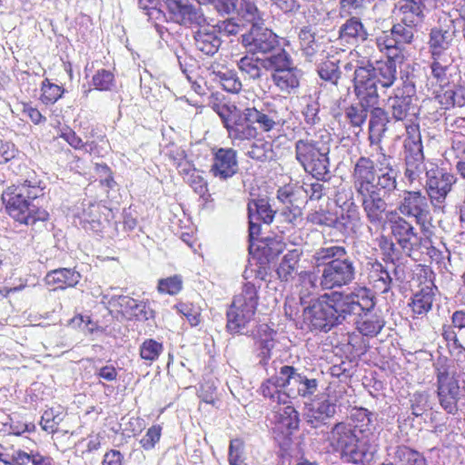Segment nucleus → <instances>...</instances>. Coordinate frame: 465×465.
Instances as JSON below:
<instances>
[{
	"instance_id": "52",
	"label": "nucleus",
	"mask_w": 465,
	"mask_h": 465,
	"mask_svg": "<svg viewBox=\"0 0 465 465\" xmlns=\"http://www.w3.org/2000/svg\"><path fill=\"white\" fill-rule=\"evenodd\" d=\"M338 63L339 61L337 59H327L322 62L317 69L321 79L331 84H336L341 74Z\"/></svg>"
},
{
	"instance_id": "13",
	"label": "nucleus",
	"mask_w": 465,
	"mask_h": 465,
	"mask_svg": "<svg viewBox=\"0 0 465 465\" xmlns=\"http://www.w3.org/2000/svg\"><path fill=\"white\" fill-rule=\"evenodd\" d=\"M279 373L290 397L310 399L318 390V381L298 368L283 364L279 366Z\"/></svg>"
},
{
	"instance_id": "60",
	"label": "nucleus",
	"mask_w": 465,
	"mask_h": 465,
	"mask_svg": "<svg viewBox=\"0 0 465 465\" xmlns=\"http://www.w3.org/2000/svg\"><path fill=\"white\" fill-rule=\"evenodd\" d=\"M316 181L304 182L302 185V189L308 198L312 201H318L326 194L329 188L326 186L325 182H319L320 179L316 178Z\"/></svg>"
},
{
	"instance_id": "34",
	"label": "nucleus",
	"mask_w": 465,
	"mask_h": 465,
	"mask_svg": "<svg viewBox=\"0 0 465 465\" xmlns=\"http://www.w3.org/2000/svg\"><path fill=\"white\" fill-rule=\"evenodd\" d=\"M358 317L356 321L357 330L364 336L375 337L384 326V321L381 317L371 312H362V314H355Z\"/></svg>"
},
{
	"instance_id": "61",
	"label": "nucleus",
	"mask_w": 465,
	"mask_h": 465,
	"mask_svg": "<svg viewBox=\"0 0 465 465\" xmlns=\"http://www.w3.org/2000/svg\"><path fill=\"white\" fill-rule=\"evenodd\" d=\"M183 287V280L180 275H173L158 282V291L170 295L177 294Z\"/></svg>"
},
{
	"instance_id": "54",
	"label": "nucleus",
	"mask_w": 465,
	"mask_h": 465,
	"mask_svg": "<svg viewBox=\"0 0 465 465\" xmlns=\"http://www.w3.org/2000/svg\"><path fill=\"white\" fill-rule=\"evenodd\" d=\"M371 106L362 104L360 101L359 104L351 105L345 110V118L354 127H361L366 121L368 116V109Z\"/></svg>"
},
{
	"instance_id": "23",
	"label": "nucleus",
	"mask_w": 465,
	"mask_h": 465,
	"mask_svg": "<svg viewBox=\"0 0 465 465\" xmlns=\"http://www.w3.org/2000/svg\"><path fill=\"white\" fill-rule=\"evenodd\" d=\"M238 171L237 153L232 148L213 149L210 173L220 180L232 177Z\"/></svg>"
},
{
	"instance_id": "16",
	"label": "nucleus",
	"mask_w": 465,
	"mask_h": 465,
	"mask_svg": "<svg viewBox=\"0 0 465 465\" xmlns=\"http://www.w3.org/2000/svg\"><path fill=\"white\" fill-rule=\"evenodd\" d=\"M337 298L341 312L347 318L350 315L362 314V312H371L375 302L371 291L366 287H355L350 293L333 292Z\"/></svg>"
},
{
	"instance_id": "41",
	"label": "nucleus",
	"mask_w": 465,
	"mask_h": 465,
	"mask_svg": "<svg viewBox=\"0 0 465 465\" xmlns=\"http://www.w3.org/2000/svg\"><path fill=\"white\" fill-rule=\"evenodd\" d=\"M347 256V250L343 246L330 245L317 249L312 254V261L315 267H326L331 261Z\"/></svg>"
},
{
	"instance_id": "46",
	"label": "nucleus",
	"mask_w": 465,
	"mask_h": 465,
	"mask_svg": "<svg viewBox=\"0 0 465 465\" xmlns=\"http://www.w3.org/2000/svg\"><path fill=\"white\" fill-rule=\"evenodd\" d=\"M376 45L379 50L384 53L388 59L396 60L401 56L402 48L398 45L395 37L388 32H384L381 35L376 38Z\"/></svg>"
},
{
	"instance_id": "18",
	"label": "nucleus",
	"mask_w": 465,
	"mask_h": 465,
	"mask_svg": "<svg viewBox=\"0 0 465 465\" xmlns=\"http://www.w3.org/2000/svg\"><path fill=\"white\" fill-rule=\"evenodd\" d=\"M242 44L252 54H267L275 50L279 45V40L272 30L252 25L247 33L242 35Z\"/></svg>"
},
{
	"instance_id": "57",
	"label": "nucleus",
	"mask_w": 465,
	"mask_h": 465,
	"mask_svg": "<svg viewBox=\"0 0 465 465\" xmlns=\"http://www.w3.org/2000/svg\"><path fill=\"white\" fill-rule=\"evenodd\" d=\"M92 84L99 91H111L114 86V76L108 70H98L93 76Z\"/></svg>"
},
{
	"instance_id": "64",
	"label": "nucleus",
	"mask_w": 465,
	"mask_h": 465,
	"mask_svg": "<svg viewBox=\"0 0 465 465\" xmlns=\"http://www.w3.org/2000/svg\"><path fill=\"white\" fill-rule=\"evenodd\" d=\"M429 394L426 391H416L411 399L412 414L421 416L429 409Z\"/></svg>"
},
{
	"instance_id": "24",
	"label": "nucleus",
	"mask_w": 465,
	"mask_h": 465,
	"mask_svg": "<svg viewBox=\"0 0 465 465\" xmlns=\"http://www.w3.org/2000/svg\"><path fill=\"white\" fill-rule=\"evenodd\" d=\"M391 232L402 251L411 255L412 251L418 250L422 238L414 232V227L404 218L398 217L391 222Z\"/></svg>"
},
{
	"instance_id": "43",
	"label": "nucleus",
	"mask_w": 465,
	"mask_h": 465,
	"mask_svg": "<svg viewBox=\"0 0 465 465\" xmlns=\"http://www.w3.org/2000/svg\"><path fill=\"white\" fill-rule=\"evenodd\" d=\"M262 65L265 70L272 73H279L294 65L291 54L283 48L277 53L262 59Z\"/></svg>"
},
{
	"instance_id": "33",
	"label": "nucleus",
	"mask_w": 465,
	"mask_h": 465,
	"mask_svg": "<svg viewBox=\"0 0 465 465\" xmlns=\"http://www.w3.org/2000/svg\"><path fill=\"white\" fill-rule=\"evenodd\" d=\"M81 279L78 272L61 268L48 272L45 278L47 285L54 286V289H65L75 286Z\"/></svg>"
},
{
	"instance_id": "30",
	"label": "nucleus",
	"mask_w": 465,
	"mask_h": 465,
	"mask_svg": "<svg viewBox=\"0 0 465 465\" xmlns=\"http://www.w3.org/2000/svg\"><path fill=\"white\" fill-rule=\"evenodd\" d=\"M367 65L373 70L371 72L378 84L383 88L393 85L397 74L395 60L376 61L374 64L368 63Z\"/></svg>"
},
{
	"instance_id": "10",
	"label": "nucleus",
	"mask_w": 465,
	"mask_h": 465,
	"mask_svg": "<svg viewBox=\"0 0 465 465\" xmlns=\"http://www.w3.org/2000/svg\"><path fill=\"white\" fill-rule=\"evenodd\" d=\"M215 111L221 117L233 144L256 138L258 132L246 108L242 109L235 104H223L216 105Z\"/></svg>"
},
{
	"instance_id": "4",
	"label": "nucleus",
	"mask_w": 465,
	"mask_h": 465,
	"mask_svg": "<svg viewBox=\"0 0 465 465\" xmlns=\"http://www.w3.org/2000/svg\"><path fill=\"white\" fill-rule=\"evenodd\" d=\"M329 440L342 459L354 464L371 462L379 447L377 441L353 434L345 421L338 422L331 428Z\"/></svg>"
},
{
	"instance_id": "25",
	"label": "nucleus",
	"mask_w": 465,
	"mask_h": 465,
	"mask_svg": "<svg viewBox=\"0 0 465 465\" xmlns=\"http://www.w3.org/2000/svg\"><path fill=\"white\" fill-rule=\"evenodd\" d=\"M256 132L268 133L281 124V118L276 109L269 104H257L245 107Z\"/></svg>"
},
{
	"instance_id": "59",
	"label": "nucleus",
	"mask_w": 465,
	"mask_h": 465,
	"mask_svg": "<svg viewBox=\"0 0 465 465\" xmlns=\"http://www.w3.org/2000/svg\"><path fill=\"white\" fill-rule=\"evenodd\" d=\"M228 461L230 465H245L244 443L240 439L230 441Z\"/></svg>"
},
{
	"instance_id": "7",
	"label": "nucleus",
	"mask_w": 465,
	"mask_h": 465,
	"mask_svg": "<svg viewBox=\"0 0 465 465\" xmlns=\"http://www.w3.org/2000/svg\"><path fill=\"white\" fill-rule=\"evenodd\" d=\"M258 291L253 283L246 282L232 300L227 311V329L233 333L247 334L254 321L258 305Z\"/></svg>"
},
{
	"instance_id": "51",
	"label": "nucleus",
	"mask_w": 465,
	"mask_h": 465,
	"mask_svg": "<svg viewBox=\"0 0 465 465\" xmlns=\"http://www.w3.org/2000/svg\"><path fill=\"white\" fill-rule=\"evenodd\" d=\"M417 26L418 25H411L408 23H404L401 20L400 23L394 25L391 27V32L397 40L398 45L403 49L405 45L411 44L413 40L414 32L416 31Z\"/></svg>"
},
{
	"instance_id": "31",
	"label": "nucleus",
	"mask_w": 465,
	"mask_h": 465,
	"mask_svg": "<svg viewBox=\"0 0 465 465\" xmlns=\"http://www.w3.org/2000/svg\"><path fill=\"white\" fill-rule=\"evenodd\" d=\"M194 35L196 48L207 55H213L219 50L222 41L214 28L201 26Z\"/></svg>"
},
{
	"instance_id": "8",
	"label": "nucleus",
	"mask_w": 465,
	"mask_h": 465,
	"mask_svg": "<svg viewBox=\"0 0 465 465\" xmlns=\"http://www.w3.org/2000/svg\"><path fill=\"white\" fill-rule=\"evenodd\" d=\"M434 368L440 404L448 413L455 414L462 396L460 375L457 373L455 364L447 358H439Z\"/></svg>"
},
{
	"instance_id": "9",
	"label": "nucleus",
	"mask_w": 465,
	"mask_h": 465,
	"mask_svg": "<svg viewBox=\"0 0 465 465\" xmlns=\"http://www.w3.org/2000/svg\"><path fill=\"white\" fill-rule=\"evenodd\" d=\"M333 292L325 293L303 310V322L311 329L329 331L334 326L346 320Z\"/></svg>"
},
{
	"instance_id": "63",
	"label": "nucleus",
	"mask_w": 465,
	"mask_h": 465,
	"mask_svg": "<svg viewBox=\"0 0 465 465\" xmlns=\"http://www.w3.org/2000/svg\"><path fill=\"white\" fill-rule=\"evenodd\" d=\"M41 91V100L46 104L55 103L63 94L59 85L49 83L47 79L43 82Z\"/></svg>"
},
{
	"instance_id": "55",
	"label": "nucleus",
	"mask_w": 465,
	"mask_h": 465,
	"mask_svg": "<svg viewBox=\"0 0 465 465\" xmlns=\"http://www.w3.org/2000/svg\"><path fill=\"white\" fill-rule=\"evenodd\" d=\"M441 335L445 340L447 347L451 354L459 355L460 353L465 352V346L458 337V333L456 332L455 328L452 326L444 325L442 327Z\"/></svg>"
},
{
	"instance_id": "22",
	"label": "nucleus",
	"mask_w": 465,
	"mask_h": 465,
	"mask_svg": "<svg viewBox=\"0 0 465 465\" xmlns=\"http://www.w3.org/2000/svg\"><path fill=\"white\" fill-rule=\"evenodd\" d=\"M376 415L365 408L353 410L351 414V422H346L351 432L359 437L379 440Z\"/></svg>"
},
{
	"instance_id": "49",
	"label": "nucleus",
	"mask_w": 465,
	"mask_h": 465,
	"mask_svg": "<svg viewBox=\"0 0 465 465\" xmlns=\"http://www.w3.org/2000/svg\"><path fill=\"white\" fill-rule=\"evenodd\" d=\"M64 418V412L62 407H52L44 411L40 424L44 430L54 433Z\"/></svg>"
},
{
	"instance_id": "11",
	"label": "nucleus",
	"mask_w": 465,
	"mask_h": 465,
	"mask_svg": "<svg viewBox=\"0 0 465 465\" xmlns=\"http://www.w3.org/2000/svg\"><path fill=\"white\" fill-rule=\"evenodd\" d=\"M408 134L404 140V178L410 185L420 182L425 172L423 146L418 125H408Z\"/></svg>"
},
{
	"instance_id": "1",
	"label": "nucleus",
	"mask_w": 465,
	"mask_h": 465,
	"mask_svg": "<svg viewBox=\"0 0 465 465\" xmlns=\"http://www.w3.org/2000/svg\"><path fill=\"white\" fill-rule=\"evenodd\" d=\"M388 122L385 110L380 107L371 110L369 141L377 145V158L374 161L369 156L359 157L351 173L353 187L361 198L366 218L374 225L383 222L388 207L383 197L391 195L398 187V171L391 164L392 157L380 145Z\"/></svg>"
},
{
	"instance_id": "21",
	"label": "nucleus",
	"mask_w": 465,
	"mask_h": 465,
	"mask_svg": "<svg viewBox=\"0 0 465 465\" xmlns=\"http://www.w3.org/2000/svg\"><path fill=\"white\" fill-rule=\"evenodd\" d=\"M414 94V84L404 83L402 88H397L394 96L390 97L389 106L395 120L402 121L410 115L416 114V106L413 104Z\"/></svg>"
},
{
	"instance_id": "5",
	"label": "nucleus",
	"mask_w": 465,
	"mask_h": 465,
	"mask_svg": "<svg viewBox=\"0 0 465 465\" xmlns=\"http://www.w3.org/2000/svg\"><path fill=\"white\" fill-rule=\"evenodd\" d=\"M306 137L295 142V159L314 178L323 179L329 173L330 135Z\"/></svg>"
},
{
	"instance_id": "3",
	"label": "nucleus",
	"mask_w": 465,
	"mask_h": 465,
	"mask_svg": "<svg viewBox=\"0 0 465 465\" xmlns=\"http://www.w3.org/2000/svg\"><path fill=\"white\" fill-rule=\"evenodd\" d=\"M44 195L45 185L34 178L9 188L3 195V200L6 203L10 216L20 223L32 225L37 221L44 222L48 219V213L34 203H38Z\"/></svg>"
},
{
	"instance_id": "36",
	"label": "nucleus",
	"mask_w": 465,
	"mask_h": 465,
	"mask_svg": "<svg viewBox=\"0 0 465 465\" xmlns=\"http://www.w3.org/2000/svg\"><path fill=\"white\" fill-rule=\"evenodd\" d=\"M336 412V404L329 400L317 401L312 405L307 412V421L313 428H317L319 424L325 420L332 417Z\"/></svg>"
},
{
	"instance_id": "20",
	"label": "nucleus",
	"mask_w": 465,
	"mask_h": 465,
	"mask_svg": "<svg viewBox=\"0 0 465 465\" xmlns=\"http://www.w3.org/2000/svg\"><path fill=\"white\" fill-rule=\"evenodd\" d=\"M367 64L358 66L354 71V93L362 104L374 106L378 104V84Z\"/></svg>"
},
{
	"instance_id": "45",
	"label": "nucleus",
	"mask_w": 465,
	"mask_h": 465,
	"mask_svg": "<svg viewBox=\"0 0 465 465\" xmlns=\"http://www.w3.org/2000/svg\"><path fill=\"white\" fill-rule=\"evenodd\" d=\"M246 154L259 162H269L275 158V153L271 142L264 139H256L250 146Z\"/></svg>"
},
{
	"instance_id": "19",
	"label": "nucleus",
	"mask_w": 465,
	"mask_h": 465,
	"mask_svg": "<svg viewBox=\"0 0 465 465\" xmlns=\"http://www.w3.org/2000/svg\"><path fill=\"white\" fill-rule=\"evenodd\" d=\"M174 22L184 26H203L208 25L203 9L191 0H164Z\"/></svg>"
},
{
	"instance_id": "53",
	"label": "nucleus",
	"mask_w": 465,
	"mask_h": 465,
	"mask_svg": "<svg viewBox=\"0 0 465 465\" xmlns=\"http://www.w3.org/2000/svg\"><path fill=\"white\" fill-rule=\"evenodd\" d=\"M140 356L146 361H155L163 351V345L153 339H146L140 346Z\"/></svg>"
},
{
	"instance_id": "29",
	"label": "nucleus",
	"mask_w": 465,
	"mask_h": 465,
	"mask_svg": "<svg viewBox=\"0 0 465 465\" xmlns=\"http://www.w3.org/2000/svg\"><path fill=\"white\" fill-rule=\"evenodd\" d=\"M437 287L433 284L427 285L416 292L409 303L413 317L422 318L431 310Z\"/></svg>"
},
{
	"instance_id": "32",
	"label": "nucleus",
	"mask_w": 465,
	"mask_h": 465,
	"mask_svg": "<svg viewBox=\"0 0 465 465\" xmlns=\"http://www.w3.org/2000/svg\"><path fill=\"white\" fill-rule=\"evenodd\" d=\"M367 37L364 25L355 16L349 18L339 30V39L346 44L354 45L359 41H365Z\"/></svg>"
},
{
	"instance_id": "28",
	"label": "nucleus",
	"mask_w": 465,
	"mask_h": 465,
	"mask_svg": "<svg viewBox=\"0 0 465 465\" xmlns=\"http://www.w3.org/2000/svg\"><path fill=\"white\" fill-rule=\"evenodd\" d=\"M424 0H400L396 9L400 19L411 25H419L424 18Z\"/></svg>"
},
{
	"instance_id": "47",
	"label": "nucleus",
	"mask_w": 465,
	"mask_h": 465,
	"mask_svg": "<svg viewBox=\"0 0 465 465\" xmlns=\"http://www.w3.org/2000/svg\"><path fill=\"white\" fill-rule=\"evenodd\" d=\"M239 70L245 74L250 79L257 80L262 74V59L254 57V54L244 55L237 63Z\"/></svg>"
},
{
	"instance_id": "42",
	"label": "nucleus",
	"mask_w": 465,
	"mask_h": 465,
	"mask_svg": "<svg viewBox=\"0 0 465 465\" xmlns=\"http://www.w3.org/2000/svg\"><path fill=\"white\" fill-rule=\"evenodd\" d=\"M248 216L249 219L270 224L273 220L274 212L266 199H253L248 203Z\"/></svg>"
},
{
	"instance_id": "40",
	"label": "nucleus",
	"mask_w": 465,
	"mask_h": 465,
	"mask_svg": "<svg viewBox=\"0 0 465 465\" xmlns=\"http://www.w3.org/2000/svg\"><path fill=\"white\" fill-rule=\"evenodd\" d=\"M210 74L213 75V80L218 82L229 93H239L242 89V82L236 74L228 69H219V65H212Z\"/></svg>"
},
{
	"instance_id": "37",
	"label": "nucleus",
	"mask_w": 465,
	"mask_h": 465,
	"mask_svg": "<svg viewBox=\"0 0 465 465\" xmlns=\"http://www.w3.org/2000/svg\"><path fill=\"white\" fill-rule=\"evenodd\" d=\"M332 226L343 234L356 232L361 226V216L357 207L351 203L346 213L333 220Z\"/></svg>"
},
{
	"instance_id": "12",
	"label": "nucleus",
	"mask_w": 465,
	"mask_h": 465,
	"mask_svg": "<svg viewBox=\"0 0 465 465\" xmlns=\"http://www.w3.org/2000/svg\"><path fill=\"white\" fill-rule=\"evenodd\" d=\"M354 262L347 258L331 261L321 271L320 285L323 290H332L349 285L355 279Z\"/></svg>"
},
{
	"instance_id": "56",
	"label": "nucleus",
	"mask_w": 465,
	"mask_h": 465,
	"mask_svg": "<svg viewBox=\"0 0 465 465\" xmlns=\"http://www.w3.org/2000/svg\"><path fill=\"white\" fill-rule=\"evenodd\" d=\"M239 15L252 25H258L262 20V15L253 0H241Z\"/></svg>"
},
{
	"instance_id": "35",
	"label": "nucleus",
	"mask_w": 465,
	"mask_h": 465,
	"mask_svg": "<svg viewBox=\"0 0 465 465\" xmlns=\"http://www.w3.org/2000/svg\"><path fill=\"white\" fill-rule=\"evenodd\" d=\"M301 77L302 71L295 65L279 73H272V80L273 84L281 91L288 94L299 87Z\"/></svg>"
},
{
	"instance_id": "50",
	"label": "nucleus",
	"mask_w": 465,
	"mask_h": 465,
	"mask_svg": "<svg viewBox=\"0 0 465 465\" xmlns=\"http://www.w3.org/2000/svg\"><path fill=\"white\" fill-rule=\"evenodd\" d=\"M97 205L92 204L91 203H83L82 213L78 212L76 217L80 221V224L85 230H97L100 223L97 215Z\"/></svg>"
},
{
	"instance_id": "14",
	"label": "nucleus",
	"mask_w": 465,
	"mask_h": 465,
	"mask_svg": "<svg viewBox=\"0 0 465 465\" xmlns=\"http://www.w3.org/2000/svg\"><path fill=\"white\" fill-rule=\"evenodd\" d=\"M397 209L402 215L413 218L422 229L430 223L428 199L420 191H402L399 194Z\"/></svg>"
},
{
	"instance_id": "48",
	"label": "nucleus",
	"mask_w": 465,
	"mask_h": 465,
	"mask_svg": "<svg viewBox=\"0 0 465 465\" xmlns=\"http://www.w3.org/2000/svg\"><path fill=\"white\" fill-rule=\"evenodd\" d=\"M394 460L398 465H428L422 454L406 446L396 448Z\"/></svg>"
},
{
	"instance_id": "44",
	"label": "nucleus",
	"mask_w": 465,
	"mask_h": 465,
	"mask_svg": "<svg viewBox=\"0 0 465 465\" xmlns=\"http://www.w3.org/2000/svg\"><path fill=\"white\" fill-rule=\"evenodd\" d=\"M430 64L431 74L436 82L444 86L449 84V74L452 68V56L431 57Z\"/></svg>"
},
{
	"instance_id": "2",
	"label": "nucleus",
	"mask_w": 465,
	"mask_h": 465,
	"mask_svg": "<svg viewBox=\"0 0 465 465\" xmlns=\"http://www.w3.org/2000/svg\"><path fill=\"white\" fill-rule=\"evenodd\" d=\"M252 335L258 351L259 364L264 368L269 376L262 382L259 393L272 406L285 405L290 402V395L283 390L286 389V386L282 384L279 373V366L283 364L281 361H273L271 366H268L272 358V350L275 346L276 331L267 324H261L255 331H252Z\"/></svg>"
},
{
	"instance_id": "62",
	"label": "nucleus",
	"mask_w": 465,
	"mask_h": 465,
	"mask_svg": "<svg viewBox=\"0 0 465 465\" xmlns=\"http://www.w3.org/2000/svg\"><path fill=\"white\" fill-rule=\"evenodd\" d=\"M299 39L302 49L306 56H312L318 51V45L315 42L314 35L308 28L301 29Z\"/></svg>"
},
{
	"instance_id": "58",
	"label": "nucleus",
	"mask_w": 465,
	"mask_h": 465,
	"mask_svg": "<svg viewBox=\"0 0 465 465\" xmlns=\"http://www.w3.org/2000/svg\"><path fill=\"white\" fill-rule=\"evenodd\" d=\"M201 5H211L221 15H230L234 13L238 0H195Z\"/></svg>"
},
{
	"instance_id": "17",
	"label": "nucleus",
	"mask_w": 465,
	"mask_h": 465,
	"mask_svg": "<svg viewBox=\"0 0 465 465\" xmlns=\"http://www.w3.org/2000/svg\"><path fill=\"white\" fill-rule=\"evenodd\" d=\"M456 183V177L438 168L426 171L425 189L431 204L440 207Z\"/></svg>"
},
{
	"instance_id": "26",
	"label": "nucleus",
	"mask_w": 465,
	"mask_h": 465,
	"mask_svg": "<svg viewBox=\"0 0 465 465\" xmlns=\"http://www.w3.org/2000/svg\"><path fill=\"white\" fill-rule=\"evenodd\" d=\"M455 37L450 26L433 27L430 33L429 48L431 57L451 56L449 52Z\"/></svg>"
},
{
	"instance_id": "15",
	"label": "nucleus",
	"mask_w": 465,
	"mask_h": 465,
	"mask_svg": "<svg viewBox=\"0 0 465 465\" xmlns=\"http://www.w3.org/2000/svg\"><path fill=\"white\" fill-rule=\"evenodd\" d=\"M101 302L110 310L122 314L125 319L146 321L153 317V311L143 301L134 300L126 295L109 297L102 294Z\"/></svg>"
},
{
	"instance_id": "38",
	"label": "nucleus",
	"mask_w": 465,
	"mask_h": 465,
	"mask_svg": "<svg viewBox=\"0 0 465 465\" xmlns=\"http://www.w3.org/2000/svg\"><path fill=\"white\" fill-rule=\"evenodd\" d=\"M302 252L293 249L289 251L283 257L277 268V275L282 282H291L295 278L298 271V263Z\"/></svg>"
},
{
	"instance_id": "6",
	"label": "nucleus",
	"mask_w": 465,
	"mask_h": 465,
	"mask_svg": "<svg viewBox=\"0 0 465 465\" xmlns=\"http://www.w3.org/2000/svg\"><path fill=\"white\" fill-rule=\"evenodd\" d=\"M258 291L253 283L246 282L232 300L227 311V329L233 333L247 334L254 321L258 305Z\"/></svg>"
},
{
	"instance_id": "39",
	"label": "nucleus",
	"mask_w": 465,
	"mask_h": 465,
	"mask_svg": "<svg viewBox=\"0 0 465 465\" xmlns=\"http://www.w3.org/2000/svg\"><path fill=\"white\" fill-rule=\"evenodd\" d=\"M369 280L372 287L381 293L389 292L392 283V276L389 269L378 262L371 263Z\"/></svg>"
},
{
	"instance_id": "27",
	"label": "nucleus",
	"mask_w": 465,
	"mask_h": 465,
	"mask_svg": "<svg viewBox=\"0 0 465 465\" xmlns=\"http://www.w3.org/2000/svg\"><path fill=\"white\" fill-rule=\"evenodd\" d=\"M275 429L285 435H290L293 430L299 428L300 418L299 412L293 406L285 405L273 406Z\"/></svg>"
}]
</instances>
